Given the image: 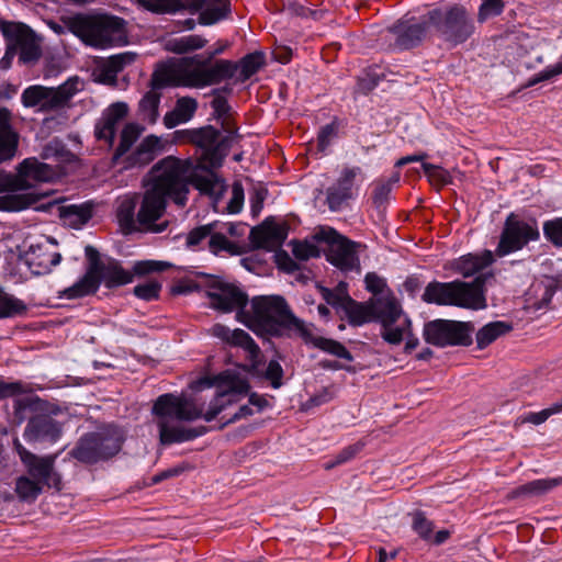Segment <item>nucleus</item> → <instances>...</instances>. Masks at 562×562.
I'll use <instances>...</instances> for the list:
<instances>
[{"mask_svg":"<svg viewBox=\"0 0 562 562\" xmlns=\"http://www.w3.org/2000/svg\"><path fill=\"white\" fill-rule=\"evenodd\" d=\"M201 384L206 386L217 385V394L211 402L209 409L203 413V405H198L193 400L183 395L166 393L157 397L153 406V414L157 418L159 429V441L164 446L176 442H184L195 439L206 434L205 426L187 428L171 422H193L203 417L206 422H212L227 405L239 400L249 391L248 382L237 374L224 372L216 375L213 380L202 379Z\"/></svg>","mask_w":562,"mask_h":562,"instance_id":"f257e3e1","label":"nucleus"},{"mask_svg":"<svg viewBox=\"0 0 562 562\" xmlns=\"http://www.w3.org/2000/svg\"><path fill=\"white\" fill-rule=\"evenodd\" d=\"M243 323L255 331H260L273 337H300L302 340L335 356L351 362L350 351L339 341L331 338L316 336L312 331V325L296 317L285 299L281 295L255 296L250 303V310L241 312Z\"/></svg>","mask_w":562,"mask_h":562,"instance_id":"f03ea898","label":"nucleus"},{"mask_svg":"<svg viewBox=\"0 0 562 562\" xmlns=\"http://www.w3.org/2000/svg\"><path fill=\"white\" fill-rule=\"evenodd\" d=\"M186 170L175 157H167L150 170L151 180L143 193L137 212L138 232L159 234L167 229L169 222L158 223L170 199L179 207L186 206L189 191L183 181Z\"/></svg>","mask_w":562,"mask_h":562,"instance_id":"7ed1b4c3","label":"nucleus"},{"mask_svg":"<svg viewBox=\"0 0 562 562\" xmlns=\"http://www.w3.org/2000/svg\"><path fill=\"white\" fill-rule=\"evenodd\" d=\"M225 47L226 45L217 47L206 57L194 55L161 65L154 77V85L156 87L184 86L202 89L234 78L238 70L236 61L214 59V56L222 54Z\"/></svg>","mask_w":562,"mask_h":562,"instance_id":"20e7f679","label":"nucleus"},{"mask_svg":"<svg viewBox=\"0 0 562 562\" xmlns=\"http://www.w3.org/2000/svg\"><path fill=\"white\" fill-rule=\"evenodd\" d=\"M60 170L36 158L24 159L18 173L0 172V211L19 212L36 204L45 194L27 192L35 182H49Z\"/></svg>","mask_w":562,"mask_h":562,"instance_id":"39448f33","label":"nucleus"},{"mask_svg":"<svg viewBox=\"0 0 562 562\" xmlns=\"http://www.w3.org/2000/svg\"><path fill=\"white\" fill-rule=\"evenodd\" d=\"M342 312L351 326L379 322L382 326L381 337L391 345H398L403 340L409 325V319L402 317V307L392 295L374 297L367 303L350 299Z\"/></svg>","mask_w":562,"mask_h":562,"instance_id":"423d86ee","label":"nucleus"},{"mask_svg":"<svg viewBox=\"0 0 562 562\" xmlns=\"http://www.w3.org/2000/svg\"><path fill=\"white\" fill-rule=\"evenodd\" d=\"M85 254L89 262L87 272L75 284L66 288L60 296L79 299L95 293L101 283L108 289H114L133 281V273L125 270L119 260L101 259L99 251L90 245L85 248Z\"/></svg>","mask_w":562,"mask_h":562,"instance_id":"0eeeda50","label":"nucleus"},{"mask_svg":"<svg viewBox=\"0 0 562 562\" xmlns=\"http://www.w3.org/2000/svg\"><path fill=\"white\" fill-rule=\"evenodd\" d=\"M63 21L70 33L94 48L121 46L127 43L125 21L122 18L78 13Z\"/></svg>","mask_w":562,"mask_h":562,"instance_id":"6e6552de","label":"nucleus"},{"mask_svg":"<svg viewBox=\"0 0 562 562\" xmlns=\"http://www.w3.org/2000/svg\"><path fill=\"white\" fill-rule=\"evenodd\" d=\"M493 279L492 273H481L473 281L429 282L422 295L424 302L436 305H450L465 310H483L487 306L485 283Z\"/></svg>","mask_w":562,"mask_h":562,"instance_id":"1a4fd4ad","label":"nucleus"},{"mask_svg":"<svg viewBox=\"0 0 562 562\" xmlns=\"http://www.w3.org/2000/svg\"><path fill=\"white\" fill-rule=\"evenodd\" d=\"M428 20L437 33L453 45L464 43L475 30L471 15L461 4L434 9L428 12Z\"/></svg>","mask_w":562,"mask_h":562,"instance_id":"9d476101","label":"nucleus"},{"mask_svg":"<svg viewBox=\"0 0 562 562\" xmlns=\"http://www.w3.org/2000/svg\"><path fill=\"white\" fill-rule=\"evenodd\" d=\"M187 142L201 149V156L196 162L202 167H221L232 146L233 136L223 135L212 125L201 128L186 130L182 132Z\"/></svg>","mask_w":562,"mask_h":562,"instance_id":"9b49d317","label":"nucleus"},{"mask_svg":"<svg viewBox=\"0 0 562 562\" xmlns=\"http://www.w3.org/2000/svg\"><path fill=\"white\" fill-rule=\"evenodd\" d=\"M540 238L538 222L535 218L524 220L515 213L507 215L498 244L495 248V255L499 258L521 250L531 241Z\"/></svg>","mask_w":562,"mask_h":562,"instance_id":"f8f14e48","label":"nucleus"},{"mask_svg":"<svg viewBox=\"0 0 562 562\" xmlns=\"http://www.w3.org/2000/svg\"><path fill=\"white\" fill-rule=\"evenodd\" d=\"M77 80H67L56 88L41 85L27 87L21 95L25 108L38 106L42 112H53L65 108L78 91Z\"/></svg>","mask_w":562,"mask_h":562,"instance_id":"ddd939ff","label":"nucleus"},{"mask_svg":"<svg viewBox=\"0 0 562 562\" xmlns=\"http://www.w3.org/2000/svg\"><path fill=\"white\" fill-rule=\"evenodd\" d=\"M317 241L327 244V260L341 271L360 269V260L357 255V247L360 246L347 237L340 235L331 227H322L315 233Z\"/></svg>","mask_w":562,"mask_h":562,"instance_id":"4468645a","label":"nucleus"},{"mask_svg":"<svg viewBox=\"0 0 562 562\" xmlns=\"http://www.w3.org/2000/svg\"><path fill=\"white\" fill-rule=\"evenodd\" d=\"M474 325L471 322L435 319L425 324V340L437 347L470 346Z\"/></svg>","mask_w":562,"mask_h":562,"instance_id":"2eb2a0df","label":"nucleus"},{"mask_svg":"<svg viewBox=\"0 0 562 562\" xmlns=\"http://www.w3.org/2000/svg\"><path fill=\"white\" fill-rule=\"evenodd\" d=\"M13 449L20 457L30 477L36 480L43 487L61 490V477L55 470L56 454L40 457L29 451L18 438L13 440Z\"/></svg>","mask_w":562,"mask_h":562,"instance_id":"dca6fc26","label":"nucleus"},{"mask_svg":"<svg viewBox=\"0 0 562 562\" xmlns=\"http://www.w3.org/2000/svg\"><path fill=\"white\" fill-rule=\"evenodd\" d=\"M121 449L120 438L109 432H91L83 436L70 454L82 463H97L116 454Z\"/></svg>","mask_w":562,"mask_h":562,"instance_id":"f3484780","label":"nucleus"},{"mask_svg":"<svg viewBox=\"0 0 562 562\" xmlns=\"http://www.w3.org/2000/svg\"><path fill=\"white\" fill-rule=\"evenodd\" d=\"M175 160L183 165L186 170L183 181L188 190L189 184H192L201 194L210 196L215 203L222 199L226 186L223 179L212 171L215 167H202L201 162L193 164L189 159L175 158Z\"/></svg>","mask_w":562,"mask_h":562,"instance_id":"a211bd4d","label":"nucleus"},{"mask_svg":"<svg viewBox=\"0 0 562 562\" xmlns=\"http://www.w3.org/2000/svg\"><path fill=\"white\" fill-rule=\"evenodd\" d=\"M0 30L9 42L19 47V58L22 63L30 64L40 59L42 49L29 26L23 23L0 21Z\"/></svg>","mask_w":562,"mask_h":562,"instance_id":"6ab92c4d","label":"nucleus"},{"mask_svg":"<svg viewBox=\"0 0 562 562\" xmlns=\"http://www.w3.org/2000/svg\"><path fill=\"white\" fill-rule=\"evenodd\" d=\"M207 296L213 308L224 313L237 311V315L243 322L241 312H247L245 307L248 303V295L238 286L221 282L212 286Z\"/></svg>","mask_w":562,"mask_h":562,"instance_id":"aec40b11","label":"nucleus"},{"mask_svg":"<svg viewBox=\"0 0 562 562\" xmlns=\"http://www.w3.org/2000/svg\"><path fill=\"white\" fill-rule=\"evenodd\" d=\"M63 434V425L47 414L31 417L24 428L23 437L30 442L55 443Z\"/></svg>","mask_w":562,"mask_h":562,"instance_id":"412c9836","label":"nucleus"},{"mask_svg":"<svg viewBox=\"0 0 562 562\" xmlns=\"http://www.w3.org/2000/svg\"><path fill=\"white\" fill-rule=\"evenodd\" d=\"M288 231L283 225L267 218L260 225L251 228L249 240L256 249L274 251L282 246Z\"/></svg>","mask_w":562,"mask_h":562,"instance_id":"4be33fe9","label":"nucleus"},{"mask_svg":"<svg viewBox=\"0 0 562 562\" xmlns=\"http://www.w3.org/2000/svg\"><path fill=\"white\" fill-rule=\"evenodd\" d=\"M127 111V105L123 102L110 105L95 123L94 136L97 139L103 140L108 146L112 147L117 126L126 116Z\"/></svg>","mask_w":562,"mask_h":562,"instance_id":"5701e85b","label":"nucleus"},{"mask_svg":"<svg viewBox=\"0 0 562 562\" xmlns=\"http://www.w3.org/2000/svg\"><path fill=\"white\" fill-rule=\"evenodd\" d=\"M24 260L34 274L41 276L50 272L60 262L61 255L48 243H38L30 245Z\"/></svg>","mask_w":562,"mask_h":562,"instance_id":"b1692460","label":"nucleus"},{"mask_svg":"<svg viewBox=\"0 0 562 562\" xmlns=\"http://www.w3.org/2000/svg\"><path fill=\"white\" fill-rule=\"evenodd\" d=\"M360 172V167L345 168L337 182L327 189L326 201L330 211L340 210L352 198L353 181Z\"/></svg>","mask_w":562,"mask_h":562,"instance_id":"393cba45","label":"nucleus"},{"mask_svg":"<svg viewBox=\"0 0 562 562\" xmlns=\"http://www.w3.org/2000/svg\"><path fill=\"white\" fill-rule=\"evenodd\" d=\"M212 334L231 346L243 348L248 352L249 358L254 363L258 361L260 357V348L244 329L236 328L232 330L225 325L215 324L212 327Z\"/></svg>","mask_w":562,"mask_h":562,"instance_id":"a878e982","label":"nucleus"},{"mask_svg":"<svg viewBox=\"0 0 562 562\" xmlns=\"http://www.w3.org/2000/svg\"><path fill=\"white\" fill-rule=\"evenodd\" d=\"M426 30L425 23H411L409 21H398L389 29L394 37L393 46L401 50L419 45L426 35Z\"/></svg>","mask_w":562,"mask_h":562,"instance_id":"bb28decb","label":"nucleus"},{"mask_svg":"<svg viewBox=\"0 0 562 562\" xmlns=\"http://www.w3.org/2000/svg\"><path fill=\"white\" fill-rule=\"evenodd\" d=\"M19 133L13 127L12 112L0 106V162L11 160L18 150Z\"/></svg>","mask_w":562,"mask_h":562,"instance_id":"cd10ccee","label":"nucleus"},{"mask_svg":"<svg viewBox=\"0 0 562 562\" xmlns=\"http://www.w3.org/2000/svg\"><path fill=\"white\" fill-rule=\"evenodd\" d=\"M494 262V256L491 250H484L481 254H468L450 262V268L461 274L463 278H470Z\"/></svg>","mask_w":562,"mask_h":562,"instance_id":"c85d7f7f","label":"nucleus"},{"mask_svg":"<svg viewBox=\"0 0 562 562\" xmlns=\"http://www.w3.org/2000/svg\"><path fill=\"white\" fill-rule=\"evenodd\" d=\"M199 8L196 10L183 9V12L195 14L200 12L199 23L202 25H212L225 19L231 12V3L228 0H198Z\"/></svg>","mask_w":562,"mask_h":562,"instance_id":"c756f323","label":"nucleus"},{"mask_svg":"<svg viewBox=\"0 0 562 562\" xmlns=\"http://www.w3.org/2000/svg\"><path fill=\"white\" fill-rule=\"evenodd\" d=\"M136 59V54L125 52L113 55L104 60L97 69L98 80L102 83L113 85L116 82L119 72Z\"/></svg>","mask_w":562,"mask_h":562,"instance_id":"7c9ffc66","label":"nucleus"},{"mask_svg":"<svg viewBox=\"0 0 562 562\" xmlns=\"http://www.w3.org/2000/svg\"><path fill=\"white\" fill-rule=\"evenodd\" d=\"M160 138L155 135L146 136L136 149L126 158V167H143L150 164L161 150Z\"/></svg>","mask_w":562,"mask_h":562,"instance_id":"2f4dec72","label":"nucleus"},{"mask_svg":"<svg viewBox=\"0 0 562 562\" xmlns=\"http://www.w3.org/2000/svg\"><path fill=\"white\" fill-rule=\"evenodd\" d=\"M138 7L155 14H175L183 9L196 10L198 0H132Z\"/></svg>","mask_w":562,"mask_h":562,"instance_id":"473e14b6","label":"nucleus"},{"mask_svg":"<svg viewBox=\"0 0 562 562\" xmlns=\"http://www.w3.org/2000/svg\"><path fill=\"white\" fill-rule=\"evenodd\" d=\"M58 215L64 224L72 228H81L93 215V204L85 202L81 204H67L58 206Z\"/></svg>","mask_w":562,"mask_h":562,"instance_id":"72a5a7b5","label":"nucleus"},{"mask_svg":"<svg viewBox=\"0 0 562 562\" xmlns=\"http://www.w3.org/2000/svg\"><path fill=\"white\" fill-rule=\"evenodd\" d=\"M557 291V283L553 280L539 281L533 283L527 293L528 307L535 311L547 308Z\"/></svg>","mask_w":562,"mask_h":562,"instance_id":"f704fd0d","label":"nucleus"},{"mask_svg":"<svg viewBox=\"0 0 562 562\" xmlns=\"http://www.w3.org/2000/svg\"><path fill=\"white\" fill-rule=\"evenodd\" d=\"M160 68H161V66L158 67L153 72L151 79H150V88L151 89L139 101V112H140L142 120H144L150 124H154L157 121L158 115H159L158 106H159L160 98H161V93L159 92V90L168 87V86L156 87L154 85V77Z\"/></svg>","mask_w":562,"mask_h":562,"instance_id":"c9c22d12","label":"nucleus"},{"mask_svg":"<svg viewBox=\"0 0 562 562\" xmlns=\"http://www.w3.org/2000/svg\"><path fill=\"white\" fill-rule=\"evenodd\" d=\"M561 479H540L522 484L514 488L509 494V498L536 497L547 494L561 484Z\"/></svg>","mask_w":562,"mask_h":562,"instance_id":"e433bc0d","label":"nucleus"},{"mask_svg":"<svg viewBox=\"0 0 562 562\" xmlns=\"http://www.w3.org/2000/svg\"><path fill=\"white\" fill-rule=\"evenodd\" d=\"M138 204V196L124 198L117 207V222L125 234L138 232L137 213H135Z\"/></svg>","mask_w":562,"mask_h":562,"instance_id":"4c0bfd02","label":"nucleus"},{"mask_svg":"<svg viewBox=\"0 0 562 562\" xmlns=\"http://www.w3.org/2000/svg\"><path fill=\"white\" fill-rule=\"evenodd\" d=\"M513 330V325L503 321H495L484 325L476 333V345L479 349H484L493 344L497 338Z\"/></svg>","mask_w":562,"mask_h":562,"instance_id":"58836bf2","label":"nucleus"},{"mask_svg":"<svg viewBox=\"0 0 562 562\" xmlns=\"http://www.w3.org/2000/svg\"><path fill=\"white\" fill-rule=\"evenodd\" d=\"M27 304L0 286V319L22 317L27 314Z\"/></svg>","mask_w":562,"mask_h":562,"instance_id":"ea45409f","label":"nucleus"},{"mask_svg":"<svg viewBox=\"0 0 562 562\" xmlns=\"http://www.w3.org/2000/svg\"><path fill=\"white\" fill-rule=\"evenodd\" d=\"M237 64L236 79L238 82H245L263 67L265 56L259 52L247 54Z\"/></svg>","mask_w":562,"mask_h":562,"instance_id":"a19ab883","label":"nucleus"},{"mask_svg":"<svg viewBox=\"0 0 562 562\" xmlns=\"http://www.w3.org/2000/svg\"><path fill=\"white\" fill-rule=\"evenodd\" d=\"M207 41L201 35H187L178 38L168 40L167 50L175 54H186L192 50L203 48Z\"/></svg>","mask_w":562,"mask_h":562,"instance_id":"79ce46f5","label":"nucleus"},{"mask_svg":"<svg viewBox=\"0 0 562 562\" xmlns=\"http://www.w3.org/2000/svg\"><path fill=\"white\" fill-rule=\"evenodd\" d=\"M43 486L29 475H21L15 481L14 491L23 502H34L43 491Z\"/></svg>","mask_w":562,"mask_h":562,"instance_id":"37998d69","label":"nucleus"},{"mask_svg":"<svg viewBox=\"0 0 562 562\" xmlns=\"http://www.w3.org/2000/svg\"><path fill=\"white\" fill-rule=\"evenodd\" d=\"M142 128L134 123L126 124L121 132L120 144L113 154V160L117 161L124 156L132 145L137 140L142 133Z\"/></svg>","mask_w":562,"mask_h":562,"instance_id":"c03bdc74","label":"nucleus"},{"mask_svg":"<svg viewBox=\"0 0 562 562\" xmlns=\"http://www.w3.org/2000/svg\"><path fill=\"white\" fill-rule=\"evenodd\" d=\"M321 293L328 305H331L333 307L341 311H344L347 301L351 299L348 294L347 284L345 282H340L333 290L327 288H321Z\"/></svg>","mask_w":562,"mask_h":562,"instance_id":"a18cd8bd","label":"nucleus"},{"mask_svg":"<svg viewBox=\"0 0 562 562\" xmlns=\"http://www.w3.org/2000/svg\"><path fill=\"white\" fill-rule=\"evenodd\" d=\"M217 228V222L200 225L191 229L186 238V245L188 248H194L199 246L204 239L212 235V229Z\"/></svg>","mask_w":562,"mask_h":562,"instance_id":"49530a36","label":"nucleus"},{"mask_svg":"<svg viewBox=\"0 0 562 562\" xmlns=\"http://www.w3.org/2000/svg\"><path fill=\"white\" fill-rule=\"evenodd\" d=\"M422 168L432 184L446 186L452 182V178L446 169L429 162H423Z\"/></svg>","mask_w":562,"mask_h":562,"instance_id":"de8ad7c7","label":"nucleus"},{"mask_svg":"<svg viewBox=\"0 0 562 562\" xmlns=\"http://www.w3.org/2000/svg\"><path fill=\"white\" fill-rule=\"evenodd\" d=\"M543 235L553 246L562 248V216L543 223Z\"/></svg>","mask_w":562,"mask_h":562,"instance_id":"09e8293b","label":"nucleus"},{"mask_svg":"<svg viewBox=\"0 0 562 562\" xmlns=\"http://www.w3.org/2000/svg\"><path fill=\"white\" fill-rule=\"evenodd\" d=\"M234 249V244L231 243L223 233L217 232V228L212 229V235L209 237V250L212 254L217 255L221 251L233 254Z\"/></svg>","mask_w":562,"mask_h":562,"instance_id":"8fccbe9b","label":"nucleus"},{"mask_svg":"<svg viewBox=\"0 0 562 562\" xmlns=\"http://www.w3.org/2000/svg\"><path fill=\"white\" fill-rule=\"evenodd\" d=\"M231 92H232V88H229V87H224L222 89H213L212 90L211 94L213 95V100L211 102V106L213 108L214 114L217 117H223L224 115H226L229 112L231 106H229L225 95H223V93H231Z\"/></svg>","mask_w":562,"mask_h":562,"instance_id":"3c124183","label":"nucleus"},{"mask_svg":"<svg viewBox=\"0 0 562 562\" xmlns=\"http://www.w3.org/2000/svg\"><path fill=\"white\" fill-rule=\"evenodd\" d=\"M292 252L294 257L299 260H308L311 258H317L319 257L321 254L318 247L315 244L310 243L307 240H293Z\"/></svg>","mask_w":562,"mask_h":562,"instance_id":"603ef678","label":"nucleus"},{"mask_svg":"<svg viewBox=\"0 0 562 562\" xmlns=\"http://www.w3.org/2000/svg\"><path fill=\"white\" fill-rule=\"evenodd\" d=\"M482 3L479 8L477 20L484 22L490 18L499 15L504 10L503 0H481Z\"/></svg>","mask_w":562,"mask_h":562,"instance_id":"864d4df0","label":"nucleus"},{"mask_svg":"<svg viewBox=\"0 0 562 562\" xmlns=\"http://www.w3.org/2000/svg\"><path fill=\"white\" fill-rule=\"evenodd\" d=\"M338 131L339 123L337 120H334L329 124L324 125L317 135L318 149L324 151L330 145L331 140L337 137Z\"/></svg>","mask_w":562,"mask_h":562,"instance_id":"5fc2aeb1","label":"nucleus"},{"mask_svg":"<svg viewBox=\"0 0 562 562\" xmlns=\"http://www.w3.org/2000/svg\"><path fill=\"white\" fill-rule=\"evenodd\" d=\"M161 284L156 281H148L134 288L133 293L140 300L154 301L159 297Z\"/></svg>","mask_w":562,"mask_h":562,"instance_id":"6e6d98bb","label":"nucleus"},{"mask_svg":"<svg viewBox=\"0 0 562 562\" xmlns=\"http://www.w3.org/2000/svg\"><path fill=\"white\" fill-rule=\"evenodd\" d=\"M170 267V263L166 261H154V260H145V261H137L135 262L133 267V271H131L134 274L137 276H145L150 272L155 271H165Z\"/></svg>","mask_w":562,"mask_h":562,"instance_id":"4d7b16f0","label":"nucleus"},{"mask_svg":"<svg viewBox=\"0 0 562 562\" xmlns=\"http://www.w3.org/2000/svg\"><path fill=\"white\" fill-rule=\"evenodd\" d=\"M175 109L177 110V114L182 116L181 119L186 123L194 115L198 109V102L193 98L182 97L177 100Z\"/></svg>","mask_w":562,"mask_h":562,"instance_id":"13d9d810","label":"nucleus"},{"mask_svg":"<svg viewBox=\"0 0 562 562\" xmlns=\"http://www.w3.org/2000/svg\"><path fill=\"white\" fill-rule=\"evenodd\" d=\"M413 529L423 538L428 539L432 533V522L428 520L424 513L416 512L413 515Z\"/></svg>","mask_w":562,"mask_h":562,"instance_id":"bf43d9fd","label":"nucleus"},{"mask_svg":"<svg viewBox=\"0 0 562 562\" xmlns=\"http://www.w3.org/2000/svg\"><path fill=\"white\" fill-rule=\"evenodd\" d=\"M391 191H392V182L391 181H387V182L379 181L375 183L373 194H372V200H373V204L375 205V207L380 209L381 206H383L386 203V201L389 200V196L391 194Z\"/></svg>","mask_w":562,"mask_h":562,"instance_id":"052dcab7","label":"nucleus"},{"mask_svg":"<svg viewBox=\"0 0 562 562\" xmlns=\"http://www.w3.org/2000/svg\"><path fill=\"white\" fill-rule=\"evenodd\" d=\"M244 204V188L240 182H234L232 188V198L227 204V212L237 214L241 211Z\"/></svg>","mask_w":562,"mask_h":562,"instance_id":"680f3d73","label":"nucleus"},{"mask_svg":"<svg viewBox=\"0 0 562 562\" xmlns=\"http://www.w3.org/2000/svg\"><path fill=\"white\" fill-rule=\"evenodd\" d=\"M265 378L270 381L274 389H279L282 385L283 369L278 360L272 359L269 361Z\"/></svg>","mask_w":562,"mask_h":562,"instance_id":"e2e57ef3","label":"nucleus"},{"mask_svg":"<svg viewBox=\"0 0 562 562\" xmlns=\"http://www.w3.org/2000/svg\"><path fill=\"white\" fill-rule=\"evenodd\" d=\"M562 74V61L561 63H558L557 65L554 66H549L547 67L546 69H543L542 71L536 74L535 76H532L528 83H527V87H532L539 82H542V81H546V80H550L552 78H554L555 76L558 75H561Z\"/></svg>","mask_w":562,"mask_h":562,"instance_id":"0e129e2a","label":"nucleus"},{"mask_svg":"<svg viewBox=\"0 0 562 562\" xmlns=\"http://www.w3.org/2000/svg\"><path fill=\"white\" fill-rule=\"evenodd\" d=\"M361 447L359 445L349 446L346 449H344L336 458V461L333 463H327L325 465V469L329 470L334 468L335 465L345 463L352 459L359 451Z\"/></svg>","mask_w":562,"mask_h":562,"instance_id":"69168bd1","label":"nucleus"},{"mask_svg":"<svg viewBox=\"0 0 562 562\" xmlns=\"http://www.w3.org/2000/svg\"><path fill=\"white\" fill-rule=\"evenodd\" d=\"M364 282L367 290L373 294L382 293L385 286L384 280L374 272H369L364 278Z\"/></svg>","mask_w":562,"mask_h":562,"instance_id":"338daca9","label":"nucleus"},{"mask_svg":"<svg viewBox=\"0 0 562 562\" xmlns=\"http://www.w3.org/2000/svg\"><path fill=\"white\" fill-rule=\"evenodd\" d=\"M268 194V191L263 188H257L250 195L251 212L254 215H258L262 210L263 201Z\"/></svg>","mask_w":562,"mask_h":562,"instance_id":"774afa93","label":"nucleus"}]
</instances>
